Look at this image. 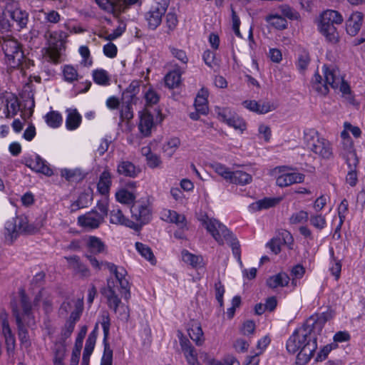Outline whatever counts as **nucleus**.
Returning a JSON list of instances; mask_svg holds the SVG:
<instances>
[{"mask_svg":"<svg viewBox=\"0 0 365 365\" xmlns=\"http://www.w3.org/2000/svg\"><path fill=\"white\" fill-rule=\"evenodd\" d=\"M144 97L145 100L146 108H148V106L157 104L160 100V96L153 88H148L145 92Z\"/></svg>","mask_w":365,"mask_h":365,"instance_id":"nucleus-54","label":"nucleus"},{"mask_svg":"<svg viewBox=\"0 0 365 365\" xmlns=\"http://www.w3.org/2000/svg\"><path fill=\"white\" fill-rule=\"evenodd\" d=\"M323 327L322 319L309 320L289 337L286 348L289 354H297V365H305L313 357L317 349L316 335L321 334Z\"/></svg>","mask_w":365,"mask_h":365,"instance_id":"nucleus-2","label":"nucleus"},{"mask_svg":"<svg viewBox=\"0 0 365 365\" xmlns=\"http://www.w3.org/2000/svg\"><path fill=\"white\" fill-rule=\"evenodd\" d=\"M215 111L218 118L225 123L229 120V117H232L233 115L231 113V111L227 108L216 107Z\"/></svg>","mask_w":365,"mask_h":365,"instance_id":"nucleus-64","label":"nucleus"},{"mask_svg":"<svg viewBox=\"0 0 365 365\" xmlns=\"http://www.w3.org/2000/svg\"><path fill=\"white\" fill-rule=\"evenodd\" d=\"M68 345V342H55L52 349L53 365H65L64 359L66 355Z\"/></svg>","mask_w":365,"mask_h":365,"instance_id":"nucleus-22","label":"nucleus"},{"mask_svg":"<svg viewBox=\"0 0 365 365\" xmlns=\"http://www.w3.org/2000/svg\"><path fill=\"white\" fill-rule=\"evenodd\" d=\"M110 185V174L108 171L103 172L98 182V190L102 195H106L109 192Z\"/></svg>","mask_w":365,"mask_h":365,"instance_id":"nucleus-40","label":"nucleus"},{"mask_svg":"<svg viewBox=\"0 0 365 365\" xmlns=\"http://www.w3.org/2000/svg\"><path fill=\"white\" fill-rule=\"evenodd\" d=\"M139 121L138 128L143 137H148L158 123L163 121L164 116L159 108L150 111L145 108L138 114Z\"/></svg>","mask_w":365,"mask_h":365,"instance_id":"nucleus-6","label":"nucleus"},{"mask_svg":"<svg viewBox=\"0 0 365 365\" xmlns=\"http://www.w3.org/2000/svg\"><path fill=\"white\" fill-rule=\"evenodd\" d=\"M343 21L344 18L339 11L327 9L319 16L317 21L318 31L328 42L335 44L339 41L336 25H340Z\"/></svg>","mask_w":365,"mask_h":365,"instance_id":"nucleus-3","label":"nucleus"},{"mask_svg":"<svg viewBox=\"0 0 365 365\" xmlns=\"http://www.w3.org/2000/svg\"><path fill=\"white\" fill-rule=\"evenodd\" d=\"M212 168L215 173L220 176L227 182L230 183L233 170H231L228 167L221 163H215L212 165Z\"/></svg>","mask_w":365,"mask_h":365,"instance_id":"nucleus-43","label":"nucleus"},{"mask_svg":"<svg viewBox=\"0 0 365 365\" xmlns=\"http://www.w3.org/2000/svg\"><path fill=\"white\" fill-rule=\"evenodd\" d=\"M83 306V302L82 298H68L61 304L59 314L62 317L66 318L67 321L76 322L82 312Z\"/></svg>","mask_w":365,"mask_h":365,"instance_id":"nucleus-10","label":"nucleus"},{"mask_svg":"<svg viewBox=\"0 0 365 365\" xmlns=\"http://www.w3.org/2000/svg\"><path fill=\"white\" fill-rule=\"evenodd\" d=\"M133 219L140 223L148 222L151 217L150 204L147 200L138 201L130 207Z\"/></svg>","mask_w":365,"mask_h":365,"instance_id":"nucleus-14","label":"nucleus"},{"mask_svg":"<svg viewBox=\"0 0 365 365\" xmlns=\"http://www.w3.org/2000/svg\"><path fill=\"white\" fill-rule=\"evenodd\" d=\"M202 226L219 245H223L232 239L229 230L218 220L203 215L200 219Z\"/></svg>","mask_w":365,"mask_h":365,"instance_id":"nucleus-7","label":"nucleus"},{"mask_svg":"<svg viewBox=\"0 0 365 365\" xmlns=\"http://www.w3.org/2000/svg\"><path fill=\"white\" fill-rule=\"evenodd\" d=\"M252 182V175L242 170H236L232 171L230 183L244 186L250 184Z\"/></svg>","mask_w":365,"mask_h":365,"instance_id":"nucleus-32","label":"nucleus"},{"mask_svg":"<svg viewBox=\"0 0 365 365\" xmlns=\"http://www.w3.org/2000/svg\"><path fill=\"white\" fill-rule=\"evenodd\" d=\"M78 225L82 228L91 230L97 229L104 222L97 210H91L78 217Z\"/></svg>","mask_w":365,"mask_h":365,"instance_id":"nucleus-16","label":"nucleus"},{"mask_svg":"<svg viewBox=\"0 0 365 365\" xmlns=\"http://www.w3.org/2000/svg\"><path fill=\"white\" fill-rule=\"evenodd\" d=\"M26 165L31 170L42 173L46 176L53 175L52 169L38 155L31 157L26 160Z\"/></svg>","mask_w":365,"mask_h":365,"instance_id":"nucleus-20","label":"nucleus"},{"mask_svg":"<svg viewBox=\"0 0 365 365\" xmlns=\"http://www.w3.org/2000/svg\"><path fill=\"white\" fill-rule=\"evenodd\" d=\"M26 223V216L21 215L8 220L5 225L6 234L12 239L21 232V226Z\"/></svg>","mask_w":365,"mask_h":365,"instance_id":"nucleus-21","label":"nucleus"},{"mask_svg":"<svg viewBox=\"0 0 365 365\" xmlns=\"http://www.w3.org/2000/svg\"><path fill=\"white\" fill-rule=\"evenodd\" d=\"M61 175L68 181H78L83 178V174L80 169H63Z\"/></svg>","mask_w":365,"mask_h":365,"instance_id":"nucleus-47","label":"nucleus"},{"mask_svg":"<svg viewBox=\"0 0 365 365\" xmlns=\"http://www.w3.org/2000/svg\"><path fill=\"white\" fill-rule=\"evenodd\" d=\"M310 62V56L308 53L304 52L299 56L298 58V68L300 71H305Z\"/></svg>","mask_w":365,"mask_h":365,"instance_id":"nucleus-61","label":"nucleus"},{"mask_svg":"<svg viewBox=\"0 0 365 365\" xmlns=\"http://www.w3.org/2000/svg\"><path fill=\"white\" fill-rule=\"evenodd\" d=\"M3 48L5 51L6 56H10L11 58H16L18 56H20L21 53L20 48L16 41H8L4 43L3 46Z\"/></svg>","mask_w":365,"mask_h":365,"instance_id":"nucleus-46","label":"nucleus"},{"mask_svg":"<svg viewBox=\"0 0 365 365\" xmlns=\"http://www.w3.org/2000/svg\"><path fill=\"white\" fill-rule=\"evenodd\" d=\"M329 83L325 81L322 71H317L312 80L313 88L320 95L325 96L329 93Z\"/></svg>","mask_w":365,"mask_h":365,"instance_id":"nucleus-29","label":"nucleus"},{"mask_svg":"<svg viewBox=\"0 0 365 365\" xmlns=\"http://www.w3.org/2000/svg\"><path fill=\"white\" fill-rule=\"evenodd\" d=\"M311 224L318 230H322L326 226V220L322 215H314L310 217Z\"/></svg>","mask_w":365,"mask_h":365,"instance_id":"nucleus-59","label":"nucleus"},{"mask_svg":"<svg viewBox=\"0 0 365 365\" xmlns=\"http://www.w3.org/2000/svg\"><path fill=\"white\" fill-rule=\"evenodd\" d=\"M290 281V278L285 272H279L277 274L269 277L267 280V285L271 289H276L279 287H287Z\"/></svg>","mask_w":365,"mask_h":365,"instance_id":"nucleus-30","label":"nucleus"},{"mask_svg":"<svg viewBox=\"0 0 365 365\" xmlns=\"http://www.w3.org/2000/svg\"><path fill=\"white\" fill-rule=\"evenodd\" d=\"M142 154L145 158L146 163L150 168H158L161 167L163 161L159 155L152 152L150 147L145 146L142 148Z\"/></svg>","mask_w":365,"mask_h":365,"instance_id":"nucleus-28","label":"nucleus"},{"mask_svg":"<svg viewBox=\"0 0 365 365\" xmlns=\"http://www.w3.org/2000/svg\"><path fill=\"white\" fill-rule=\"evenodd\" d=\"M309 219V214L304 210L294 212L289 217L291 224L297 225L306 222Z\"/></svg>","mask_w":365,"mask_h":365,"instance_id":"nucleus-53","label":"nucleus"},{"mask_svg":"<svg viewBox=\"0 0 365 365\" xmlns=\"http://www.w3.org/2000/svg\"><path fill=\"white\" fill-rule=\"evenodd\" d=\"M162 219L178 225L183 226L185 225V217L178 214L175 211L170 210H164L161 214Z\"/></svg>","mask_w":365,"mask_h":365,"instance_id":"nucleus-37","label":"nucleus"},{"mask_svg":"<svg viewBox=\"0 0 365 365\" xmlns=\"http://www.w3.org/2000/svg\"><path fill=\"white\" fill-rule=\"evenodd\" d=\"M46 220V216L45 215H41L36 217L34 222L30 223L28 217H26V223L21 226V232L27 234L37 233L44 226Z\"/></svg>","mask_w":365,"mask_h":365,"instance_id":"nucleus-25","label":"nucleus"},{"mask_svg":"<svg viewBox=\"0 0 365 365\" xmlns=\"http://www.w3.org/2000/svg\"><path fill=\"white\" fill-rule=\"evenodd\" d=\"M180 145V140L178 138L168 140L163 146V151L168 156H172Z\"/></svg>","mask_w":365,"mask_h":365,"instance_id":"nucleus-49","label":"nucleus"},{"mask_svg":"<svg viewBox=\"0 0 365 365\" xmlns=\"http://www.w3.org/2000/svg\"><path fill=\"white\" fill-rule=\"evenodd\" d=\"M282 200V197H271V198H264L262 200H258L255 203V208L257 210H263L268 209L278 205Z\"/></svg>","mask_w":365,"mask_h":365,"instance_id":"nucleus-44","label":"nucleus"},{"mask_svg":"<svg viewBox=\"0 0 365 365\" xmlns=\"http://www.w3.org/2000/svg\"><path fill=\"white\" fill-rule=\"evenodd\" d=\"M98 6L103 10L118 15L121 0H95Z\"/></svg>","mask_w":365,"mask_h":365,"instance_id":"nucleus-35","label":"nucleus"},{"mask_svg":"<svg viewBox=\"0 0 365 365\" xmlns=\"http://www.w3.org/2000/svg\"><path fill=\"white\" fill-rule=\"evenodd\" d=\"M266 21L273 27L279 30L287 28V21L282 16L277 14H270L266 17Z\"/></svg>","mask_w":365,"mask_h":365,"instance_id":"nucleus-42","label":"nucleus"},{"mask_svg":"<svg viewBox=\"0 0 365 365\" xmlns=\"http://www.w3.org/2000/svg\"><path fill=\"white\" fill-rule=\"evenodd\" d=\"M93 78L96 83L106 86L109 84L110 77L107 71L103 69H96L93 71Z\"/></svg>","mask_w":365,"mask_h":365,"instance_id":"nucleus-50","label":"nucleus"},{"mask_svg":"<svg viewBox=\"0 0 365 365\" xmlns=\"http://www.w3.org/2000/svg\"><path fill=\"white\" fill-rule=\"evenodd\" d=\"M182 259L184 262H185L187 264H190L193 268L202 267L204 265L202 257L199 255H195L192 253L189 252L187 250H183L182 252Z\"/></svg>","mask_w":365,"mask_h":365,"instance_id":"nucleus-36","label":"nucleus"},{"mask_svg":"<svg viewBox=\"0 0 365 365\" xmlns=\"http://www.w3.org/2000/svg\"><path fill=\"white\" fill-rule=\"evenodd\" d=\"M18 326L32 327L35 324V319L31 312V306L25 301L22 302L19 309L14 311Z\"/></svg>","mask_w":365,"mask_h":365,"instance_id":"nucleus-15","label":"nucleus"},{"mask_svg":"<svg viewBox=\"0 0 365 365\" xmlns=\"http://www.w3.org/2000/svg\"><path fill=\"white\" fill-rule=\"evenodd\" d=\"M66 127L69 130L77 129L82 120L81 114L76 108H68L66 110Z\"/></svg>","mask_w":365,"mask_h":365,"instance_id":"nucleus-27","label":"nucleus"},{"mask_svg":"<svg viewBox=\"0 0 365 365\" xmlns=\"http://www.w3.org/2000/svg\"><path fill=\"white\" fill-rule=\"evenodd\" d=\"M325 81L335 90H339L343 95L349 94V86L344 80V76L337 67L324 66L321 69Z\"/></svg>","mask_w":365,"mask_h":365,"instance_id":"nucleus-8","label":"nucleus"},{"mask_svg":"<svg viewBox=\"0 0 365 365\" xmlns=\"http://www.w3.org/2000/svg\"><path fill=\"white\" fill-rule=\"evenodd\" d=\"M0 323L2 327V332L5 336L6 341L7 343L14 344V338L11 335V331L9 327L8 320H7V314H1L0 315Z\"/></svg>","mask_w":365,"mask_h":365,"instance_id":"nucleus-48","label":"nucleus"},{"mask_svg":"<svg viewBox=\"0 0 365 365\" xmlns=\"http://www.w3.org/2000/svg\"><path fill=\"white\" fill-rule=\"evenodd\" d=\"M109 220L111 224L117 225H123L133 228L135 224L127 218L122 210L120 209H113L110 212Z\"/></svg>","mask_w":365,"mask_h":365,"instance_id":"nucleus-23","label":"nucleus"},{"mask_svg":"<svg viewBox=\"0 0 365 365\" xmlns=\"http://www.w3.org/2000/svg\"><path fill=\"white\" fill-rule=\"evenodd\" d=\"M271 340L270 338L268 336H264L262 338H260L257 343V355L262 354L264 350L267 349V347L269 346Z\"/></svg>","mask_w":365,"mask_h":365,"instance_id":"nucleus-62","label":"nucleus"},{"mask_svg":"<svg viewBox=\"0 0 365 365\" xmlns=\"http://www.w3.org/2000/svg\"><path fill=\"white\" fill-rule=\"evenodd\" d=\"M137 197L136 183L128 182L125 187H120L115 193L116 201L122 205H133Z\"/></svg>","mask_w":365,"mask_h":365,"instance_id":"nucleus-13","label":"nucleus"},{"mask_svg":"<svg viewBox=\"0 0 365 365\" xmlns=\"http://www.w3.org/2000/svg\"><path fill=\"white\" fill-rule=\"evenodd\" d=\"M255 327V324L253 321L247 320L242 325L240 331L245 336H250L254 334Z\"/></svg>","mask_w":365,"mask_h":365,"instance_id":"nucleus-60","label":"nucleus"},{"mask_svg":"<svg viewBox=\"0 0 365 365\" xmlns=\"http://www.w3.org/2000/svg\"><path fill=\"white\" fill-rule=\"evenodd\" d=\"M226 123L229 126L232 127L235 130L239 131L240 133H242L247 128L245 121L242 118L236 115L229 117V120Z\"/></svg>","mask_w":365,"mask_h":365,"instance_id":"nucleus-45","label":"nucleus"},{"mask_svg":"<svg viewBox=\"0 0 365 365\" xmlns=\"http://www.w3.org/2000/svg\"><path fill=\"white\" fill-rule=\"evenodd\" d=\"M242 106L248 110L259 115H264L275 110L278 104L274 101L269 100H246L242 103Z\"/></svg>","mask_w":365,"mask_h":365,"instance_id":"nucleus-12","label":"nucleus"},{"mask_svg":"<svg viewBox=\"0 0 365 365\" xmlns=\"http://www.w3.org/2000/svg\"><path fill=\"white\" fill-rule=\"evenodd\" d=\"M96 341V335L94 334V332H93L88 336L86 340L83 355L82 365H88L89 356L91 355L94 349Z\"/></svg>","mask_w":365,"mask_h":365,"instance_id":"nucleus-38","label":"nucleus"},{"mask_svg":"<svg viewBox=\"0 0 365 365\" xmlns=\"http://www.w3.org/2000/svg\"><path fill=\"white\" fill-rule=\"evenodd\" d=\"M277 238L280 240L282 245L287 246L289 249H292L294 239L290 232L283 230L277 236Z\"/></svg>","mask_w":365,"mask_h":365,"instance_id":"nucleus-57","label":"nucleus"},{"mask_svg":"<svg viewBox=\"0 0 365 365\" xmlns=\"http://www.w3.org/2000/svg\"><path fill=\"white\" fill-rule=\"evenodd\" d=\"M364 18V15L362 12L358 11L352 12L346 21V33L351 36H355L363 25Z\"/></svg>","mask_w":365,"mask_h":365,"instance_id":"nucleus-17","label":"nucleus"},{"mask_svg":"<svg viewBox=\"0 0 365 365\" xmlns=\"http://www.w3.org/2000/svg\"><path fill=\"white\" fill-rule=\"evenodd\" d=\"M268 175L275 180L279 187H289L293 184L302 183L304 180V175L299 173L292 172L289 167L277 166L270 169Z\"/></svg>","mask_w":365,"mask_h":365,"instance_id":"nucleus-5","label":"nucleus"},{"mask_svg":"<svg viewBox=\"0 0 365 365\" xmlns=\"http://www.w3.org/2000/svg\"><path fill=\"white\" fill-rule=\"evenodd\" d=\"M187 331L197 346H202L204 344V333L199 322L190 320L187 325Z\"/></svg>","mask_w":365,"mask_h":365,"instance_id":"nucleus-19","label":"nucleus"},{"mask_svg":"<svg viewBox=\"0 0 365 365\" xmlns=\"http://www.w3.org/2000/svg\"><path fill=\"white\" fill-rule=\"evenodd\" d=\"M46 36L48 37V48L46 51V56L50 60L56 62L58 61L61 52L64 47V38L66 34L61 31H48Z\"/></svg>","mask_w":365,"mask_h":365,"instance_id":"nucleus-9","label":"nucleus"},{"mask_svg":"<svg viewBox=\"0 0 365 365\" xmlns=\"http://www.w3.org/2000/svg\"><path fill=\"white\" fill-rule=\"evenodd\" d=\"M333 349L334 346L331 344H327L323 346L317 353L316 361H322L325 360Z\"/></svg>","mask_w":365,"mask_h":365,"instance_id":"nucleus-63","label":"nucleus"},{"mask_svg":"<svg viewBox=\"0 0 365 365\" xmlns=\"http://www.w3.org/2000/svg\"><path fill=\"white\" fill-rule=\"evenodd\" d=\"M86 247L95 254L106 253V245L98 237L88 236L86 239Z\"/></svg>","mask_w":365,"mask_h":365,"instance_id":"nucleus-33","label":"nucleus"},{"mask_svg":"<svg viewBox=\"0 0 365 365\" xmlns=\"http://www.w3.org/2000/svg\"><path fill=\"white\" fill-rule=\"evenodd\" d=\"M168 6V0H155L153 2L145 16L150 29H155L161 24L162 18L165 14Z\"/></svg>","mask_w":365,"mask_h":365,"instance_id":"nucleus-11","label":"nucleus"},{"mask_svg":"<svg viewBox=\"0 0 365 365\" xmlns=\"http://www.w3.org/2000/svg\"><path fill=\"white\" fill-rule=\"evenodd\" d=\"M340 155L345 159L346 163L350 168H356L359 163L356 152L354 148V142L341 143Z\"/></svg>","mask_w":365,"mask_h":365,"instance_id":"nucleus-18","label":"nucleus"},{"mask_svg":"<svg viewBox=\"0 0 365 365\" xmlns=\"http://www.w3.org/2000/svg\"><path fill=\"white\" fill-rule=\"evenodd\" d=\"M117 172L125 177L135 178L140 173V169L129 161H122L118 165Z\"/></svg>","mask_w":365,"mask_h":365,"instance_id":"nucleus-34","label":"nucleus"},{"mask_svg":"<svg viewBox=\"0 0 365 365\" xmlns=\"http://www.w3.org/2000/svg\"><path fill=\"white\" fill-rule=\"evenodd\" d=\"M106 264L112 275L108 279L103 294L108 307L116 317L121 321L127 322L130 317L128 300L130 297L127 272L123 268H119L113 263Z\"/></svg>","mask_w":365,"mask_h":365,"instance_id":"nucleus-1","label":"nucleus"},{"mask_svg":"<svg viewBox=\"0 0 365 365\" xmlns=\"http://www.w3.org/2000/svg\"><path fill=\"white\" fill-rule=\"evenodd\" d=\"M183 354L189 365H201L193 346L187 347Z\"/></svg>","mask_w":365,"mask_h":365,"instance_id":"nucleus-55","label":"nucleus"},{"mask_svg":"<svg viewBox=\"0 0 365 365\" xmlns=\"http://www.w3.org/2000/svg\"><path fill=\"white\" fill-rule=\"evenodd\" d=\"M63 73L65 81L68 82H73L78 79L77 71L73 66H66L63 68Z\"/></svg>","mask_w":365,"mask_h":365,"instance_id":"nucleus-58","label":"nucleus"},{"mask_svg":"<svg viewBox=\"0 0 365 365\" xmlns=\"http://www.w3.org/2000/svg\"><path fill=\"white\" fill-rule=\"evenodd\" d=\"M92 191L91 190H88L81 193L78 196V199L71 203L70 207L71 210L72 212H76L81 208L86 207L92 202Z\"/></svg>","mask_w":365,"mask_h":365,"instance_id":"nucleus-31","label":"nucleus"},{"mask_svg":"<svg viewBox=\"0 0 365 365\" xmlns=\"http://www.w3.org/2000/svg\"><path fill=\"white\" fill-rule=\"evenodd\" d=\"M67 262L69 267L74 270V272L81 275L83 277H87L90 276L91 272L86 265L83 264L79 257L77 256L66 257Z\"/></svg>","mask_w":365,"mask_h":365,"instance_id":"nucleus-24","label":"nucleus"},{"mask_svg":"<svg viewBox=\"0 0 365 365\" xmlns=\"http://www.w3.org/2000/svg\"><path fill=\"white\" fill-rule=\"evenodd\" d=\"M165 83L169 88H178L181 83V72L179 70H173L165 76Z\"/></svg>","mask_w":365,"mask_h":365,"instance_id":"nucleus-39","label":"nucleus"},{"mask_svg":"<svg viewBox=\"0 0 365 365\" xmlns=\"http://www.w3.org/2000/svg\"><path fill=\"white\" fill-rule=\"evenodd\" d=\"M209 92L207 89L202 88L198 92L195 101V110L202 115H206L208 113L207 97Z\"/></svg>","mask_w":365,"mask_h":365,"instance_id":"nucleus-26","label":"nucleus"},{"mask_svg":"<svg viewBox=\"0 0 365 365\" xmlns=\"http://www.w3.org/2000/svg\"><path fill=\"white\" fill-rule=\"evenodd\" d=\"M135 248L139 254L145 259H147L152 265L155 264L156 259L150 247L143 243L136 242Z\"/></svg>","mask_w":365,"mask_h":365,"instance_id":"nucleus-41","label":"nucleus"},{"mask_svg":"<svg viewBox=\"0 0 365 365\" xmlns=\"http://www.w3.org/2000/svg\"><path fill=\"white\" fill-rule=\"evenodd\" d=\"M76 322L66 321L63 327L59 339L56 341L68 342V339L71 336L75 326Z\"/></svg>","mask_w":365,"mask_h":365,"instance_id":"nucleus-52","label":"nucleus"},{"mask_svg":"<svg viewBox=\"0 0 365 365\" xmlns=\"http://www.w3.org/2000/svg\"><path fill=\"white\" fill-rule=\"evenodd\" d=\"M304 141L307 148L319 158L323 160H331L334 158L331 143L322 137L317 130H307L304 133Z\"/></svg>","mask_w":365,"mask_h":365,"instance_id":"nucleus-4","label":"nucleus"},{"mask_svg":"<svg viewBox=\"0 0 365 365\" xmlns=\"http://www.w3.org/2000/svg\"><path fill=\"white\" fill-rule=\"evenodd\" d=\"M46 123L51 128H56L62 123V116L56 111H51L45 116Z\"/></svg>","mask_w":365,"mask_h":365,"instance_id":"nucleus-51","label":"nucleus"},{"mask_svg":"<svg viewBox=\"0 0 365 365\" xmlns=\"http://www.w3.org/2000/svg\"><path fill=\"white\" fill-rule=\"evenodd\" d=\"M250 346L249 342L241 337L235 339L232 343L233 349L239 353H245L247 351Z\"/></svg>","mask_w":365,"mask_h":365,"instance_id":"nucleus-56","label":"nucleus"}]
</instances>
